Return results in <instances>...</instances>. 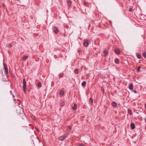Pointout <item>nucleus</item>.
Segmentation results:
<instances>
[{
	"label": "nucleus",
	"mask_w": 146,
	"mask_h": 146,
	"mask_svg": "<svg viewBox=\"0 0 146 146\" xmlns=\"http://www.w3.org/2000/svg\"><path fill=\"white\" fill-rule=\"evenodd\" d=\"M3 72L2 71V73H3Z\"/></svg>",
	"instance_id": "a18cd8bd"
},
{
	"label": "nucleus",
	"mask_w": 146,
	"mask_h": 146,
	"mask_svg": "<svg viewBox=\"0 0 146 146\" xmlns=\"http://www.w3.org/2000/svg\"><path fill=\"white\" fill-rule=\"evenodd\" d=\"M145 129L146 130V127H145Z\"/></svg>",
	"instance_id": "c03bdc74"
},
{
	"label": "nucleus",
	"mask_w": 146,
	"mask_h": 146,
	"mask_svg": "<svg viewBox=\"0 0 146 146\" xmlns=\"http://www.w3.org/2000/svg\"><path fill=\"white\" fill-rule=\"evenodd\" d=\"M133 90V91L135 93H137V92L136 91V90Z\"/></svg>",
	"instance_id": "f704fd0d"
},
{
	"label": "nucleus",
	"mask_w": 146,
	"mask_h": 146,
	"mask_svg": "<svg viewBox=\"0 0 146 146\" xmlns=\"http://www.w3.org/2000/svg\"><path fill=\"white\" fill-rule=\"evenodd\" d=\"M77 108V106L76 104H75L72 107V109L76 110Z\"/></svg>",
	"instance_id": "1a4fd4ad"
},
{
	"label": "nucleus",
	"mask_w": 146,
	"mask_h": 146,
	"mask_svg": "<svg viewBox=\"0 0 146 146\" xmlns=\"http://www.w3.org/2000/svg\"><path fill=\"white\" fill-rule=\"evenodd\" d=\"M26 82L25 79L24 78L23 80V90L25 93H26Z\"/></svg>",
	"instance_id": "f257e3e1"
},
{
	"label": "nucleus",
	"mask_w": 146,
	"mask_h": 146,
	"mask_svg": "<svg viewBox=\"0 0 146 146\" xmlns=\"http://www.w3.org/2000/svg\"><path fill=\"white\" fill-rule=\"evenodd\" d=\"M28 57V56L27 55L25 56L22 59L23 61L26 60Z\"/></svg>",
	"instance_id": "ddd939ff"
},
{
	"label": "nucleus",
	"mask_w": 146,
	"mask_h": 146,
	"mask_svg": "<svg viewBox=\"0 0 146 146\" xmlns=\"http://www.w3.org/2000/svg\"><path fill=\"white\" fill-rule=\"evenodd\" d=\"M104 90L103 89V90H102V91L104 92Z\"/></svg>",
	"instance_id": "ea45409f"
},
{
	"label": "nucleus",
	"mask_w": 146,
	"mask_h": 146,
	"mask_svg": "<svg viewBox=\"0 0 146 146\" xmlns=\"http://www.w3.org/2000/svg\"><path fill=\"white\" fill-rule=\"evenodd\" d=\"M34 135H32V136H31V139L33 141V142L34 140H33V138H34Z\"/></svg>",
	"instance_id": "473e14b6"
},
{
	"label": "nucleus",
	"mask_w": 146,
	"mask_h": 146,
	"mask_svg": "<svg viewBox=\"0 0 146 146\" xmlns=\"http://www.w3.org/2000/svg\"><path fill=\"white\" fill-rule=\"evenodd\" d=\"M68 133H64V135H62L64 137V139H65L68 137Z\"/></svg>",
	"instance_id": "9d476101"
},
{
	"label": "nucleus",
	"mask_w": 146,
	"mask_h": 146,
	"mask_svg": "<svg viewBox=\"0 0 146 146\" xmlns=\"http://www.w3.org/2000/svg\"><path fill=\"white\" fill-rule=\"evenodd\" d=\"M89 44V40L87 39L84 40V45L85 47H87Z\"/></svg>",
	"instance_id": "7ed1b4c3"
},
{
	"label": "nucleus",
	"mask_w": 146,
	"mask_h": 146,
	"mask_svg": "<svg viewBox=\"0 0 146 146\" xmlns=\"http://www.w3.org/2000/svg\"><path fill=\"white\" fill-rule=\"evenodd\" d=\"M115 62L116 64H119V60L118 58H116L115 60Z\"/></svg>",
	"instance_id": "dca6fc26"
},
{
	"label": "nucleus",
	"mask_w": 146,
	"mask_h": 146,
	"mask_svg": "<svg viewBox=\"0 0 146 146\" xmlns=\"http://www.w3.org/2000/svg\"><path fill=\"white\" fill-rule=\"evenodd\" d=\"M75 72L76 74H78V70L77 69H75Z\"/></svg>",
	"instance_id": "393cba45"
},
{
	"label": "nucleus",
	"mask_w": 146,
	"mask_h": 146,
	"mask_svg": "<svg viewBox=\"0 0 146 146\" xmlns=\"http://www.w3.org/2000/svg\"><path fill=\"white\" fill-rule=\"evenodd\" d=\"M66 27L67 28H68L69 27V26H66Z\"/></svg>",
	"instance_id": "4c0bfd02"
},
{
	"label": "nucleus",
	"mask_w": 146,
	"mask_h": 146,
	"mask_svg": "<svg viewBox=\"0 0 146 146\" xmlns=\"http://www.w3.org/2000/svg\"><path fill=\"white\" fill-rule=\"evenodd\" d=\"M64 94V92L63 90L61 91L60 92V94L61 95H62Z\"/></svg>",
	"instance_id": "5701e85b"
},
{
	"label": "nucleus",
	"mask_w": 146,
	"mask_h": 146,
	"mask_svg": "<svg viewBox=\"0 0 146 146\" xmlns=\"http://www.w3.org/2000/svg\"><path fill=\"white\" fill-rule=\"evenodd\" d=\"M131 127L132 129H134L135 127V125L133 123H131Z\"/></svg>",
	"instance_id": "6e6552de"
},
{
	"label": "nucleus",
	"mask_w": 146,
	"mask_h": 146,
	"mask_svg": "<svg viewBox=\"0 0 146 146\" xmlns=\"http://www.w3.org/2000/svg\"><path fill=\"white\" fill-rule=\"evenodd\" d=\"M13 98H14V97H15L13 95Z\"/></svg>",
	"instance_id": "a19ab883"
},
{
	"label": "nucleus",
	"mask_w": 146,
	"mask_h": 146,
	"mask_svg": "<svg viewBox=\"0 0 146 146\" xmlns=\"http://www.w3.org/2000/svg\"><path fill=\"white\" fill-rule=\"evenodd\" d=\"M104 54L105 56H106L108 54V52L107 50L105 49L104 50Z\"/></svg>",
	"instance_id": "2eb2a0df"
},
{
	"label": "nucleus",
	"mask_w": 146,
	"mask_h": 146,
	"mask_svg": "<svg viewBox=\"0 0 146 146\" xmlns=\"http://www.w3.org/2000/svg\"><path fill=\"white\" fill-rule=\"evenodd\" d=\"M86 83L85 81H84L82 83V85L83 86H84Z\"/></svg>",
	"instance_id": "a211bd4d"
},
{
	"label": "nucleus",
	"mask_w": 146,
	"mask_h": 146,
	"mask_svg": "<svg viewBox=\"0 0 146 146\" xmlns=\"http://www.w3.org/2000/svg\"><path fill=\"white\" fill-rule=\"evenodd\" d=\"M12 45L11 44H9V45H8V47H10V48H11L12 47Z\"/></svg>",
	"instance_id": "2f4dec72"
},
{
	"label": "nucleus",
	"mask_w": 146,
	"mask_h": 146,
	"mask_svg": "<svg viewBox=\"0 0 146 146\" xmlns=\"http://www.w3.org/2000/svg\"><path fill=\"white\" fill-rule=\"evenodd\" d=\"M71 127L69 125L68 127V132L70 131L71 130Z\"/></svg>",
	"instance_id": "f3484780"
},
{
	"label": "nucleus",
	"mask_w": 146,
	"mask_h": 146,
	"mask_svg": "<svg viewBox=\"0 0 146 146\" xmlns=\"http://www.w3.org/2000/svg\"><path fill=\"white\" fill-rule=\"evenodd\" d=\"M84 5L86 6H88L89 5V3L87 2H84L83 3Z\"/></svg>",
	"instance_id": "aec40b11"
},
{
	"label": "nucleus",
	"mask_w": 146,
	"mask_h": 146,
	"mask_svg": "<svg viewBox=\"0 0 146 146\" xmlns=\"http://www.w3.org/2000/svg\"><path fill=\"white\" fill-rule=\"evenodd\" d=\"M72 2L70 0H68V6L69 7H70V5H71Z\"/></svg>",
	"instance_id": "f8f14e48"
},
{
	"label": "nucleus",
	"mask_w": 146,
	"mask_h": 146,
	"mask_svg": "<svg viewBox=\"0 0 146 146\" xmlns=\"http://www.w3.org/2000/svg\"><path fill=\"white\" fill-rule=\"evenodd\" d=\"M81 49L80 48H79L78 50V52H80L81 51Z\"/></svg>",
	"instance_id": "c85d7f7f"
},
{
	"label": "nucleus",
	"mask_w": 146,
	"mask_h": 146,
	"mask_svg": "<svg viewBox=\"0 0 146 146\" xmlns=\"http://www.w3.org/2000/svg\"><path fill=\"white\" fill-rule=\"evenodd\" d=\"M64 104H65L64 102H62L61 103V105L62 106H64Z\"/></svg>",
	"instance_id": "c756f323"
},
{
	"label": "nucleus",
	"mask_w": 146,
	"mask_h": 146,
	"mask_svg": "<svg viewBox=\"0 0 146 146\" xmlns=\"http://www.w3.org/2000/svg\"><path fill=\"white\" fill-rule=\"evenodd\" d=\"M109 22L111 24V26H112V22H111V21H109Z\"/></svg>",
	"instance_id": "e433bc0d"
},
{
	"label": "nucleus",
	"mask_w": 146,
	"mask_h": 146,
	"mask_svg": "<svg viewBox=\"0 0 146 146\" xmlns=\"http://www.w3.org/2000/svg\"><path fill=\"white\" fill-rule=\"evenodd\" d=\"M37 86L39 87H41L42 86V84L41 83L39 82Z\"/></svg>",
	"instance_id": "412c9836"
},
{
	"label": "nucleus",
	"mask_w": 146,
	"mask_h": 146,
	"mask_svg": "<svg viewBox=\"0 0 146 146\" xmlns=\"http://www.w3.org/2000/svg\"><path fill=\"white\" fill-rule=\"evenodd\" d=\"M112 105L113 106H114V107H115L116 106L117 104H116V103L115 102H113L112 103Z\"/></svg>",
	"instance_id": "b1692460"
},
{
	"label": "nucleus",
	"mask_w": 146,
	"mask_h": 146,
	"mask_svg": "<svg viewBox=\"0 0 146 146\" xmlns=\"http://www.w3.org/2000/svg\"><path fill=\"white\" fill-rule=\"evenodd\" d=\"M10 92H11V94H12V93L11 91H10Z\"/></svg>",
	"instance_id": "79ce46f5"
},
{
	"label": "nucleus",
	"mask_w": 146,
	"mask_h": 146,
	"mask_svg": "<svg viewBox=\"0 0 146 146\" xmlns=\"http://www.w3.org/2000/svg\"><path fill=\"white\" fill-rule=\"evenodd\" d=\"M64 74L63 73H61L60 74L59 76L61 77H62L63 76Z\"/></svg>",
	"instance_id": "cd10ccee"
},
{
	"label": "nucleus",
	"mask_w": 146,
	"mask_h": 146,
	"mask_svg": "<svg viewBox=\"0 0 146 146\" xmlns=\"http://www.w3.org/2000/svg\"><path fill=\"white\" fill-rule=\"evenodd\" d=\"M133 8H130L129 9V11H132L133 10Z\"/></svg>",
	"instance_id": "72a5a7b5"
},
{
	"label": "nucleus",
	"mask_w": 146,
	"mask_h": 146,
	"mask_svg": "<svg viewBox=\"0 0 146 146\" xmlns=\"http://www.w3.org/2000/svg\"><path fill=\"white\" fill-rule=\"evenodd\" d=\"M140 66H139V67H138L137 68V71L138 72H140Z\"/></svg>",
	"instance_id": "a878e982"
},
{
	"label": "nucleus",
	"mask_w": 146,
	"mask_h": 146,
	"mask_svg": "<svg viewBox=\"0 0 146 146\" xmlns=\"http://www.w3.org/2000/svg\"><path fill=\"white\" fill-rule=\"evenodd\" d=\"M128 112L129 115H131L132 114V111L131 110L128 109Z\"/></svg>",
	"instance_id": "6ab92c4d"
},
{
	"label": "nucleus",
	"mask_w": 146,
	"mask_h": 146,
	"mask_svg": "<svg viewBox=\"0 0 146 146\" xmlns=\"http://www.w3.org/2000/svg\"><path fill=\"white\" fill-rule=\"evenodd\" d=\"M52 30L54 33L56 34H57L58 32L59 31L58 29L56 27H53L52 28Z\"/></svg>",
	"instance_id": "39448f33"
},
{
	"label": "nucleus",
	"mask_w": 146,
	"mask_h": 146,
	"mask_svg": "<svg viewBox=\"0 0 146 146\" xmlns=\"http://www.w3.org/2000/svg\"><path fill=\"white\" fill-rule=\"evenodd\" d=\"M115 52L117 55H119L120 54V50L118 48L115 49Z\"/></svg>",
	"instance_id": "423d86ee"
},
{
	"label": "nucleus",
	"mask_w": 146,
	"mask_h": 146,
	"mask_svg": "<svg viewBox=\"0 0 146 146\" xmlns=\"http://www.w3.org/2000/svg\"><path fill=\"white\" fill-rule=\"evenodd\" d=\"M35 129H36V131L38 132H39L40 131H39V129H38V128H37V127H35Z\"/></svg>",
	"instance_id": "7c9ffc66"
},
{
	"label": "nucleus",
	"mask_w": 146,
	"mask_h": 146,
	"mask_svg": "<svg viewBox=\"0 0 146 146\" xmlns=\"http://www.w3.org/2000/svg\"><path fill=\"white\" fill-rule=\"evenodd\" d=\"M143 56L145 58H146V52H144L142 54Z\"/></svg>",
	"instance_id": "4be33fe9"
},
{
	"label": "nucleus",
	"mask_w": 146,
	"mask_h": 146,
	"mask_svg": "<svg viewBox=\"0 0 146 146\" xmlns=\"http://www.w3.org/2000/svg\"><path fill=\"white\" fill-rule=\"evenodd\" d=\"M9 73L11 74H12V71H11L10 70H9Z\"/></svg>",
	"instance_id": "c9c22d12"
},
{
	"label": "nucleus",
	"mask_w": 146,
	"mask_h": 146,
	"mask_svg": "<svg viewBox=\"0 0 146 146\" xmlns=\"http://www.w3.org/2000/svg\"><path fill=\"white\" fill-rule=\"evenodd\" d=\"M35 139H37V137H36V136H35Z\"/></svg>",
	"instance_id": "58836bf2"
},
{
	"label": "nucleus",
	"mask_w": 146,
	"mask_h": 146,
	"mask_svg": "<svg viewBox=\"0 0 146 146\" xmlns=\"http://www.w3.org/2000/svg\"><path fill=\"white\" fill-rule=\"evenodd\" d=\"M17 113L18 114H22L23 113V109L20 107H19L18 108H17Z\"/></svg>",
	"instance_id": "f03ea898"
},
{
	"label": "nucleus",
	"mask_w": 146,
	"mask_h": 146,
	"mask_svg": "<svg viewBox=\"0 0 146 146\" xmlns=\"http://www.w3.org/2000/svg\"><path fill=\"white\" fill-rule=\"evenodd\" d=\"M89 101L92 102L91 104H92L93 102V100L92 98H90L89 100Z\"/></svg>",
	"instance_id": "bb28decb"
},
{
	"label": "nucleus",
	"mask_w": 146,
	"mask_h": 146,
	"mask_svg": "<svg viewBox=\"0 0 146 146\" xmlns=\"http://www.w3.org/2000/svg\"><path fill=\"white\" fill-rule=\"evenodd\" d=\"M129 88L131 90H133V83H131L129 84Z\"/></svg>",
	"instance_id": "0eeeda50"
},
{
	"label": "nucleus",
	"mask_w": 146,
	"mask_h": 146,
	"mask_svg": "<svg viewBox=\"0 0 146 146\" xmlns=\"http://www.w3.org/2000/svg\"><path fill=\"white\" fill-rule=\"evenodd\" d=\"M3 65L5 74L6 75H7L8 74V70L7 66L6 64H3Z\"/></svg>",
	"instance_id": "20e7f679"
},
{
	"label": "nucleus",
	"mask_w": 146,
	"mask_h": 146,
	"mask_svg": "<svg viewBox=\"0 0 146 146\" xmlns=\"http://www.w3.org/2000/svg\"><path fill=\"white\" fill-rule=\"evenodd\" d=\"M137 57L139 59H141V56L138 53H137L136 54Z\"/></svg>",
	"instance_id": "9b49d317"
},
{
	"label": "nucleus",
	"mask_w": 146,
	"mask_h": 146,
	"mask_svg": "<svg viewBox=\"0 0 146 146\" xmlns=\"http://www.w3.org/2000/svg\"><path fill=\"white\" fill-rule=\"evenodd\" d=\"M59 139L61 141H63L65 139H64V137H63L62 136H60L59 138Z\"/></svg>",
	"instance_id": "4468645a"
},
{
	"label": "nucleus",
	"mask_w": 146,
	"mask_h": 146,
	"mask_svg": "<svg viewBox=\"0 0 146 146\" xmlns=\"http://www.w3.org/2000/svg\"><path fill=\"white\" fill-rule=\"evenodd\" d=\"M145 122L146 123V119H145Z\"/></svg>",
	"instance_id": "37998d69"
}]
</instances>
